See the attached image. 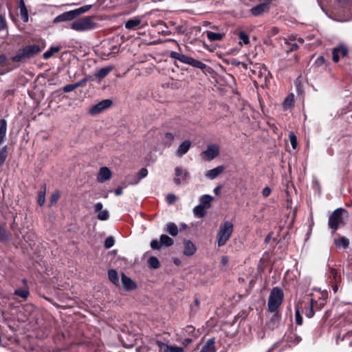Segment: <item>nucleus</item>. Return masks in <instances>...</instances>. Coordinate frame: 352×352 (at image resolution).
I'll use <instances>...</instances> for the list:
<instances>
[{
	"label": "nucleus",
	"mask_w": 352,
	"mask_h": 352,
	"mask_svg": "<svg viewBox=\"0 0 352 352\" xmlns=\"http://www.w3.org/2000/svg\"><path fill=\"white\" fill-rule=\"evenodd\" d=\"M169 56L171 58L178 60L181 63L188 64V65H191L196 68H199L201 69H205L206 68L208 67V68L210 69L203 62L196 60L190 56L184 55L183 54L178 53L177 52L171 51L169 53Z\"/></svg>",
	"instance_id": "nucleus-5"
},
{
	"label": "nucleus",
	"mask_w": 352,
	"mask_h": 352,
	"mask_svg": "<svg viewBox=\"0 0 352 352\" xmlns=\"http://www.w3.org/2000/svg\"><path fill=\"white\" fill-rule=\"evenodd\" d=\"M215 342L213 338L209 339L202 346L200 352H216Z\"/></svg>",
	"instance_id": "nucleus-26"
},
{
	"label": "nucleus",
	"mask_w": 352,
	"mask_h": 352,
	"mask_svg": "<svg viewBox=\"0 0 352 352\" xmlns=\"http://www.w3.org/2000/svg\"><path fill=\"white\" fill-rule=\"evenodd\" d=\"M112 104V101L109 99H105L100 102L93 105L89 110L91 115H97L102 111L108 109Z\"/></svg>",
	"instance_id": "nucleus-10"
},
{
	"label": "nucleus",
	"mask_w": 352,
	"mask_h": 352,
	"mask_svg": "<svg viewBox=\"0 0 352 352\" xmlns=\"http://www.w3.org/2000/svg\"><path fill=\"white\" fill-rule=\"evenodd\" d=\"M284 293L281 288L274 287L272 289L267 302L268 310L274 313L283 302Z\"/></svg>",
	"instance_id": "nucleus-3"
},
{
	"label": "nucleus",
	"mask_w": 352,
	"mask_h": 352,
	"mask_svg": "<svg viewBox=\"0 0 352 352\" xmlns=\"http://www.w3.org/2000/svg\"><path fill=\"white\" fill-rule=\"evenodd\" d=\"M121 281L122 286L126 291L134 290L137 287L136 283L124 273L121 274Z\"/></svg>",
	"instance_id": "nucleus-16"
},
{
	"label": "nucleus",
	"mask_w": 352,
	"mask_h": 352,
	"mask_svg": "<svg viewBox=\"0 0 352 352\" xmlns=\"http://www.w3.org/2000/svg\"><path fill=\"white\" fill-rule=\"evenodd\" d=\"M184 254L186 256H190L193 255L197 251L196 245L189 240H185L184 241Z\"/></svg>",
	"instance_id": "nucleus-21"
},
{
	"label": "nucleus",
	"mask_w": 352,
	"mask_h": 352,
	"mask_svg": "<svg viewBox=\"0 0 352 352\" xmlns=\"http://www.w3.org/2000/svg\"><path fill=\"white\" fill-rule=\"evenodd\" d=\"M97 217L100 221H106L109 218V211L107 210H101L98 212Z\"/></svg>",
	"instance_id": "nucleus-45"
},
{
	"label": "nucleus",
	"mask_w": 352,
	"mask_h": 352,
	"mask_svg": "<svg viewBox=\"0 0 352 352\" xmlns=\"http://www.w3.org/2000/svg\"><path fill=\"white\" fill-rule=\"evenodd\" d=\"M177 199L176 196L174 194L170 193L168 194L166 196V201L168 204H172L174 203Z\"/></svg>",
	"instance_id": "nucleus-56"
},
{
	"label": "nucleus",
	"mask_w": 352,
	"mask_h": 352,
	"mask_svg": "<svg viewBox=\"0 0 352 352\" xmlns=\"http://www.w3.org/2000/svg\"><path fill=\"white\" fill-rule=\"evenodd\" d=\"M76 17L74 10L63 12L54 19V23H57L62 21H72Z\"/></svg>",
	"instance_id": "nucleus-19"
},
{
	"label": "nucleus",
	"mask_w": 352,
	"mask_h": 352,
	"mask_svg": "<svg viewBox=\"0 0 352 352\" xmlns=\"http://www.w3.org/2000/svg\"><path fill=\"white\" fill-rule=\"evenodd\" d=\"M97 24L93 21L92 17H83L74 21L71 28L78 32H85L95 29Z\"/></svg>",
	"instance_id": "nucleus-7"
},
{
	"label": "nucleus",
	"mask_w": 352,
	"mask_h": 352,
	"mask_svg": "<svg viewBox=\"0 0 352 352\" xmlns=\"http://www.w3.org/2000/svg\"><path fill=\"white\" fill-rule=\"evenodd\" d=\"M86 82H87V79L84 78V79L80 80L79 82L74 83L76 89L79 87L82 86Z\"/></svg>",
	"instance_id": "nucleus-62"
},
{
	"label": "nucleus",
	"mask_w": 352,
	"mask_h": 352,
	"mask_svg": "<svg viewBox=\"0 0 352 352\" xmlns=\"http://www.w3.org/2000/svg\"><path fill=\"white\" fill-rule=\"evenodd\" d=\"M207 38L210 41H219L222 40L224 34L219 32H213L212 31H206Z\"/></svg>",
	"instance_id": "nucleus-32"
},
{
	"label": "nucleus",
	"mask_w": 352,
	"mask_h": 352,
	"mask_svg": "<svg viewBox=\"0 0 352 352\" xmlns=\"http://www.w3.org/2000/svg\"><path fill=\"white\" fill-rule=\"evenodd\" d=\"M219 153V146L216 144L208 145L207 149L201 153L202 157L206 161H211Z\"/></svg>",
	"instance_id": "nucleus-11"
},
{
	"label": "nucleus",
	"mask_w": 352,
	"mask_h": 352,
	"mask_svg": "<svg viewBox=\"0 0 352 352\" xmlns=\"http://www.w3.org/2000/svg\"><path fill=\"white\" fill-rule=\"evenodd\" d=\"M346 210L339 208L335 210L329 217L328 225L333 232L338 230L339 226L344 224V217H348Z\"/></svg>",
	"instance_id": "nucleus-6"
},
{
	"label": "nucleus",
	"mask_w": 352,
	"mask_h": 352,
	"mask_svg": "<svg viewBox=\"0 0 352 352\" xmlns=\"http://www.w3.org/2000/svg\"><path fill=\"white\" fill-rule=\"evenodd\" d=\"M103 205L101 202H98L94 205V211L95 212H99L102 210Z\"/></svg>",
	"instance_id": "nucleus-59"
},
{
	"label": "nucleus",
	"mask_w": 352,
	"mask_h": 352,
	"mask_svg": "<svg viewBox=\"0 0 352 352\" xmlns=\"http://www.w3.org/2000/svg\"><path fill=\"white\" fill-rule=\"evenodd\" d=\"M148 263L149 267L153 269H157L160 267V261L155 256H151L148 260Z\"/></svg>",
	"instance_id": "nucleus-41"
},
{
	"label": "nucleus",
	"mask_w": 352,
	"mask_h": 352,
	"mask_svg": "<svg viewBox=\"0 0 352 352\" xmlns=\"http://www.w3.org/2000/svg\"><path fill=\"white\" fill-rule=\"evenodd\" d=\"M157 344L162 352H184V349L181 346H170L162 341H157Z\"/></svg>",
	"instance_id": "nucleus-15"
},
{
	"label": "nucleus",
	"mask_w": 352,
	"mask_h": 352,
	"mask_svg": "<svg viewBox=\"0 0 352 352\" xmlns=\"http://www.w3.org/2000/svg\"><path fill=\"white\" fill-rule=\"evenodd\" d=\"M281 316L277 312H274V315L270 318V321L267 323V326L269 328L274 329L276 328L280 321Z\"/></svg>",
	"instance_id": "nucleus-25"
},
{
	"label": "nucleus",
	"mask_w": 352,
	"mask_h": 352,
	"mask_svg": "<svg viewBox=\"0 0 352 352\" xmlns=\"http://www.w3.org/2000/svg\"><path fill=\"white\" fill-rule=\"evenodd\" d=\"M91 8V5H86V6H82L79 8L75 9L74 10L75 12L76 16H77L81 14H83V13L87 12L88 10H89V9Z\"/></svg>",
	"instance_id": "nucleus-44"
},
{
	"label": "nucleus",
	"mask_w": 352,
	"mask_h": 352,
	"mask_svg": "<svg viewBox=\"0 0 352 352\" xmlns=\"http://www.w3.org/2000/svg\"><path fill=\"white\" fill-rule=\"evenodd\" d=\"M60 197V194L58 192L54 193L51 197V202L52 204L56 203L57 200Z\"/></svg>",
	"instance_id": "nucleus-61"
},
{
	"label": "nucleus",
	"mask_w": 352,
	"mask_h": 352,
	"mask_svg": "<svg viewBox=\"0 0 352 352\" xmlns=\"http://www.w3.org/2000/svg\"><path fill=\"white\" fill-rule=\"evenodd\" d=\"M289 141L293 148H296L297 146V138L293 132L289 134Z\"/></svg>",
	"instance_id": "nucleus-50"
},
{
	"label": "nucleus",
	"mask_w": 352,
	"mask_h": 352,
	"mask_svg": "<svg viewBox=\"0 0 352 352\" xmlns=\"http://www.w3.org/2000/svg\"><path fill=\"white\" fill-rule=\"evenodd\" d=\"M166 231L173 236H177L179 232L177 226L175 223L172 222L166 224Z\"/></svg>",
	"instance_id": "nucleus-35"
},
{
	"label": "nucleus",
	"mask_w": 352,
	"mask_h": 352,
	"mask_svg": "<svg viewBox=\"0 0 352 352\" xmlns=\"http://www.w3.org/2000/svg\"><path fill=\"white\" fill-rule=\"evenodd\" d=\"M112 173L109 168L106 166L101 167L98 174L97 180L100 183H103L110 179Z\"/></svg>",
	"instance_id": "nucleus-18"
},
{
	"label": "nucleus",
	"mask_w": 352,
	"mask_h": 352,
	"mask_svg": "<svg viewBox=\"0 0 352 352\" xmlns=\"http://www.w3.org/2000/svg\"><path fill=\"white\" fill-rule=\"evenodd\" d=\"M175 174L176 177L174 179V182L177 185L181 184L182 181L186 180L189 175L188 172L184 170L182 167H176L175 168Z\"/></svg>",
	"instance_id": "nucleus-17"
},
{
	"label": "nucleus",
	"mask_w": 352,
	"mask_h": 352,
	"mask_svg": "<svg viewBox=\"0 0 352 352\" xmlns=\"http://www.w3.org/2000/svg\"><path fill=\"white\" fill-rule=\"evenodd\" d=\"M113 66L111 65L100 68L96 72L95 76L99 79H102L106 77L113 70Z\"/></svg>",
	"instance_id": "nucleus-27"
},
{
	"label": "nucleus",
	"mask_w": 352,
	"mask_h": 352,
	"mask_svg": "<svg viewBox=\"0 0 352 352\" xmlns=\"http://www.w3.org/2000/svg\"><path fill=\"white\" fill-rule=\"evenodd\" d=\"M8 155L7 146L0 148V167L4 164Z\"/></svg>",
	"instance_id": "nucleus-40"
},
{
	"label": "nucleus",
	"mask_w": 352,
	"mask_h": 352,
	"mask_svg": "<svg viewBox=\"0 0 352 352\" xmlns=\"http://www.w3.org/2000/svg\"><path fill=\"white\" fill-rule=\"evenodd\" d=\"M328 278L330 283H340L341 280V275L338 272L336 269L331 267L328 272Z\"/></svg>",
	"instance_id": "nucleus-24"
},
{
	"label": "nucleus",
	"mask_w": 352,
	"mask_h": 352,
	"mask_svg": "<svg viewBox=\"0 0 352 352\" xmlns=\"http://www.w3.org/2000/svg\"><path fill=\"white\" fill-rule=\"evenodd\" d=\"M114 193L116 196H120L122 194V188L121 187H118L115 190H114Z\"/></svg>",
	"instance_id": "nucleus-64"
},
{
	"label": "nucleus",
	"mask_w": 352,
	"mask_h": 352,
	"mask_svg": "<svg viewBox=\"0 0 352 352\" xmlns=\"http://www.w3.org/2000/svg\"><path fill=\"white\" fill-rule=\"evenodd\" d=\"M108 277L111 282H112L115 285H119V278L118 272L114 269H110L108 271Z\"/></svg>",
	"instance_id": "nucleus-33"
},
{
	"label": "nucleus",
	"mask_w": 352,
	"mask_h": 352,
	"mask_svg": "<svg viewBox=\"0 0 352 352\" xmlns=\"http://www.w3.org/2000/svg\"><path fill=\"white\" fill-rule=\"evenodd\" d=\"M14 295H16L23 299H27L30 296V291L28 286L23 288H19L14 292Z\"/></svg>",
	"instance_id": "nucleus-34"
},
{
	"label": "nucleus",
	"mask_w": 352,
	"mask_h": 352,
	"mask_svg": "<svg viewBox=\"0 0 352 352\" xmlns=\"http://www.w3.org/2000/svg\"><path fill=\"white\" fill-rule=\"evenodd\" d=\"M271 193V189L269 187H265L263 189L262 195L265 197H267Z\"/></svg>",
	"instance_id": "nucleus-60"
},
{
	"label": "nucleus",
	"mask_w": 352,
	"mask_h": 352,
	"mask_svg": "<svg viewBox=\"0 0 352 352\" xmlns=\"http://www.w3.org/2000/svg\"><path fill=\"white\" fill-rule=\"evenodd\" d=\"M114 243H115V241H114L113 237L109 236L105 239L104 245L105 248L109 249L113 246Z\"/></svg>",
	"instance_id": "nucleus-49"
},
{
	"label": "nucleus",
	"mask_w": 352,
	"mask_h": 352,
	"mask_svg": "<svg viewBox=\"0 0 352 352\" xmlns=\"http://www.w3.org/2000/svg\"><path fill=\"white\" fill-rule=\"evenodd\" d=\"M349 50L346 45L340 44L334 47L332 51V58L335 63H338L340 57H345L348 54Z\"/></svg>",
	"instance_id": "nucleus-12"
},
{
	"label": "nucleus",
	"mask_w": 352,
	"mask_h": 352,
	"mask_svg": "<svg viewBox=\"0 0 352 352\" xmlns=\"http://www.w3.org/2000/svg\"><path fill=\"white\" fill-rule=\"evenodd\" d=\"M239 39L241 41L240 43H243L245 45L248 44L250 42L248 35L244 32H241L239 33Z\"/></svg>",
	"instance_id": "nucleus-47"
},
{
	"label": "nucleus",
	"mask_w": 352,
	"mask_h": 352,
	"mask_svg": "<svg viewBox=\"0 0 352 352\" xmlns=\"http://www.w3.org/2000/svg\"><path fill=\"white\" fill-rule=\"evenodd\" d=\"M160 240L161 241L162 245L166 247H170L174 243L173 239L166 234H162L160 236Z\"/></svg>",
	"instance_id": "nucleus-38"
},
{
	"label": "nucleus",
	"mask_w": 352,
	"mask_h": 352,
	"mask_svg": "<svg viewBox=\"0 0 352 352\" xmlns=\"http://www.w3.org/2000/svg\"><path fill=\"white\" fill-rule=\"evenodd\" d=\"M191 146V142L190 140H184L182 142V144L179 146L178 148L175 152V155L177 157H182L189 151Z\"/></svg>",
	"instance_id": "nucleus-20"
},
{
	"label": "nucleus",
	"mask_w": 352,
	"mask_h": 352,
	"mask_svg": "<svg viewBox=\"0 0 352 352\" xmlns=\"http://www.w3.org/2000/svg\"><path fill=\"white\" fill-rule=\"evenodd\" d=\"M270 3V0H266L263 3H258L250 9V12L254 16H259L269 10Z\"/></svg>",
	"instance_id": "nucleus-13"
},
{
	"label": "nucleus",
	"mask_w": 352,
	"mask_h": 352,
	"mask_svg": "<svg viewBox=\"0 0 352 352\" xmlns=\"http://www.w3.org/2000/svg\"><path fill=\"white\" fill-rule=\"evenodd\" d=\"M213 199V197L210 195H204L200 197V204L204 208L208 209L211 206V201Z\"/></svg>",
	"instance_id": "nucleus-31"
},
{
	"label": "nucleus",
	"mask_w": 352,
	"mask_h": 352,
	"mask_svg": "<svg viewBox=\"0 0 352 352\" xmlns=\"http://www.w3.org/2000/svg\"><path fill=\"white\" fill-rule=\"evenodd\" d=\"M193 213L194 215L197 218H202L204 217L206 214V208L202 206V205H197L195 206L193 209Z\"/></svg>",
	"instance_id": "nucleus-37"
},
{
	"label": "nucleus",
	"mask_w": 352,
	"mask_h": 352,
	"mask_svg": "<svg viewBox=\"0 0 352 352\" xmlns=\"http://www.w3.org/2000/svg\"><path fill=\"white\" fill-rule=\"evenodd\" d=\"M224 170L223 166H219L212 170H210L206 173V177L210 179H214L217 178Z\"/></svg>",
	"instance_id": "nucleus-23"
},
{
	"label": "nucleus",
	"mask_w": 352,
	"mask_h": 352,
	"mask_svg": "<svg viewBox=\"0 0 352 352\" xmlns=\"http://www.w3.org/2000/svg\"><path fill=\"white\" fill-rule=\"evenodd\" d=\"M338 331L336 336L337 344L346 342L352 346V311L344 312L338 323Z\"/></svg>",
	"instance_id": "nucleus-1"
},
{
	"label": "nucleus",
	"mask_w": 352,
	"mask_h": 352,
	"mask_svg": "<svg viewBox=\"0 0 352 352\" xmlns=\"http://www.w3.org/2000/svg\"><path fill=\"white\" fill-rule=\"evenodd\" d=\"M323 0H318L321 8H322ZM329 3V6L339 12L344 14L348 19H352V0H324Z\"/></svg>",
	"instance_id": "nucleus-2"
},
{
	"label": "nucleus",
	"mask_w": 352,
	"mask_h": 352,
	"mask_svg": "<svg viewBox=\"0 0 352 352\" xmlns=\"http://www.w3.org/2000/svg\"><path fill=\"white\" fill-rule=\"evenodd\" d=\"M29 59L26 55L24 48L19 50L15 56L12 58V60L15 63L23 62Z\"/></svg>",
	"instance_id": "nucleus-29"
},
{
	"label": "nucleus",
	"mask_w": 352,
	"mask_h": 352,
	"mask_svg": "<svg viewBox=\"0 0 352 352\" xmlns=\"http://www.w3.org/2000/svg\"><path fill=\"white\" fill-rule=\"evenodd\" d=\"M74 89H76V87H75L74 83V84L66 85L65 86H64L63 87V91L65 93L71 92V91H74Z\"/></svg>",
	"instance_id": "nucleus-55"
},
{
	"label": "nucleus",
	"mask_w": 352,
	"mask_h": 352,
	"mask_svg": "<svg viewBox=\"0 0 352 352\" xmlns=\"http://www.w3.org/2000/svg\"><path fill=\"white\" fill-rule=\"evenodd\" d=\"M45 188H44L43 191H40L38 193V204L39 206H43L45 201Z\"/></svg>",
	"instance_id": "nucleus-51"
},
{
	"label": "nucleus",
	"mask_w": 352,
	"mask_h": 352,
	"mask_svg": "<svg viewBox=\"0 0 352 352\" xmlns=\"http://www.w3.org/2000/svg\"><path fill=\"white\" fill-rule=\"evenodd\" d=\"M324 63V58L322 56H319L314 62L316 67H320Z\"/></svg>",
	"instance_id": "nucleus-57"
},
{
	"label": "nucleus",
	"mask_w": 352,
	"mask_h": 352,
	"mask_svg": "<svg viewBox=\"0 0 352 352\" xmlns=\"http://www.w3.org/2000/svg\"><path fill=\"white\" fill-rule=\"evenodd\" d=\"M233 232V224L230 221H225L222 223L217 234V245L219 247L226 245Z\"/></svg>",
	"instance_id": "nucleus-4"
},
{
	"label": "nucleus",
	"mask_w": 352,
	"mask_h": 352,
	"mask_svg": "<svg viewBox=\"0 0 352 352\" xmlns=\"http://www.w3.org/2000/svg\"><path fill=\"white\" fill-rule=\"evenodd\" d=\"M60 50V47L59 46L51 47L49 50H47L43 54V58L45 60H47L50 58L55 53L58 52Z\"/></svg>",
	"instance_id": "nucleus-36"
},
{
	"label": "nucleus",
	"mask_w": 352,
	"mask_h": 352,
	"mask_svg": "<svg viewBox=\"0 0 352 352\" xmlns=\"http://www.w3.org/2000/svg\"><path fill=\"white\" fill-rule=\"evenodd\" d=\"M7 132V122L5 119L0 120V144H2L5 140Z\"/></svg>",
	"instance_id": "nucleus-28"
},
{
	"label": "nucleus",
	"mask_w": 352,
	"mask_h": 352,
	"mask_svg": "<svg viewBox=\"0 0 352 352\" xmlns=\"http://www.w3.org/2000/svg\"><path fill=\"white\" fill-rule=\"evenodd\" d=\"M141 23V19L137 17H134L128 20L125 23V28L127 30H134Z\"/></svg>",
	"instance_id": "nucleus-30"
},
{
	"label": "nucleus",
	"mask_w": 352,
	"mask_h": 352,
	"mask_svg": "<svg viewBox=\"0 0 352 352\" xmlns=\"http://www.w3.org/2000/svg\"><path fill=\"white\" fill-rule=\"evenodd\" d=\"M6 27V21L3 16H0V31L4 30Z\"/></svg>",
	"instance_id": "nucleus-58"
},
{
	"label": "nucleus",
	"mask_w": 352,
	"mask_h": 352,
	"mask_svg": "<svg viewBox=\"0 0 352 352\" xmlns=\"http://www.w3.org/2000/svg\"><path fill=\"white\" fill-rule=\"evenodd\" d=\"M20 14L22 21L25 23L28 21L29 15L27 8H20Z\"/></svg>",
	"instance_id": "nucleus-46"
},
{
	"label": "nucleus",
	"mask_w": 352,
	"mask_h": 352,
	"mask_svg": "<svg viewBox=\"0 0 352 352\" xmlns=\"http://www.w3.org/2000/svg\"><path fill=\"white\" fill-rule=\"evenodd\" d=\"M9 239L8 234L6 230L0 226V241L2 242H7Z\"/></svg>",
	"instance_id": "nucleus-42"
},
{
	"label": "nucleus",
	"mask_w": 352,
	"mask_h": 352,
	"mask_svg": "<svg viewBox=\"0 0 352 352\" xmlns=\"http://www.w3.org/2000/svg\"><path fill=\"white\" fill-rule=\"evenodd\" d=\"M165 138L167 140L165 142V144L168 146H170L172 144V142L174 139V136L171 133H165Z\"/></svg>",
	"instance_id": "nucleus-53"
},
{
	"label": "nucleus",
	"mask_w": 352,
	"mask_h": 352,
	"mask_svg": "<svg viewBox=\"0 0 352 352\" xmlns=\"http://www.w3.org/2000/svg\"><path fill=\"white\" fill-rule=\"evenodd\" d=\"M327 294H322V297L320 298V302L315 301L313 298L310 299L309 303L305 311V314L307 318H312L314 316L315 309H321L325 304V296Z\"/></svg>",
	"instance_id": "nucleus-9"
},
{
	"label": "nucleus",
	"mask_w": 352,
	"mask_h": 352,
	"mask_svg": "<svg viewBox=\"0 0 352 352\" xmlns=\"http://www.w3.org/2000/svg\"><path fill=\"white\" fill-rule=\"evenodd\" d=\"M23 48L25 51L28 58L30 59L41 52L45 48V45L42 44L40 45L38 44H33L27 45Z\"/></svg>",
	"instance_id": "nucleus-14"
},
{
	"label": "nucleus",
	"mask_w": 352,
	"mask_h": 352,
	"mask_svg": "<svg viewBox=\"0 0 352 352\" xmlns=\"http://www.w3.org/2000/svg\"><path fill=\"white\" fill-rule=\"evenodd\" d=\"M295 319H296V324L301 325L302 324V318L300 314V311H299L298 308L296 309Z\"/></svg>",
	"instance_id": "nucleus-52"
},
{
	"label": "nucleus",
	"mask_w": 352,
	"mask_h": 352,
	"mask_svg": "<svg viewBox=\"0 0 352 352\" xmlns=\"http://www.w3.org/2000/svg\"><path fill=\"white\" fill-rule=\"evenodd\" d=\"M148 175V170L145 168H142L140 169V170L138 173L139 179L138 180H135L134 182H131V184H137L140 179L144 178Z\"/></svg>",
	"instance_id": "nucleus-43"
},
{
	"label": "nucleus",
	"mask_w": 352,
	"mask_h": 352,
	"mask_svg": "<svg viewBox=\"0 0 352 352\" xmlns=\"http://www.w3.org/2000/svg\"><path fill=\"white\" fill-rule=\"evenodd\" d=\"M284 339L287 342H290L293 344H297L301 341V338L296 335L293 331L287 332L284 336Z\"/></svg>",
	"instance_id": "nucleus-22"
},
{
	"label": "nucleus",
	"mask_w": 352,
	"mask_h": 352,
	"mask_svg": "<svg viewBox=\"0 0 352 352\" xmlns=\"http://www.w3.org/2000/svg\"><path fill=\"white\" fill-rule=\"evenodd\" d=\"M6 60H7V58H6V55L1 54L0 55V66L3 65L6 63Z\"/></svg>",
	"instance_id": "nucleus-63"
},
{
	"label": "nucleus",
	"mask_w": 352,
	"mask_h": 352,
	"mask_svg": "<svg viewBox=\"0 0 352 352\" xmlns=\"http://www.w3.org/2000/svg\"><path fill=\"white\" fill-rule=\"evenodd\" d=\"M334 243L336 245L343 248H346L349 245V239L344 236H342L339 239H335Z\"/></svg>",
	"instance_id": "nucleus-39"
},
{
	"label": "nucleus",
	"mask_w": 352,
	"mask_h": 352,
	"mask_svg": "<svg viewBox=\"0 0 352 352\" xmlns=\"http://www.w3.org/2000/svg\"><path fill=\"white\" fill-rule=\"evenodd\" d=\"M304 40L296 36L291 35L287 38H283L280 40V45L282 49L286 52L289 53L296 50L298 48V43L302 44Z\"/></svg>",
	"instance_id": "nucleus-8"
},
{
	"label": "nucleus",
	"mask_w": 352,
	"mask_h": 352,
	"mask_svg": "<svg viewBox=\"0 0 352 352\" xmlns=\"http://www.w3.org/2000/svg\"><path fill=\"white\" fill-rule=\"evenodd\" d=\"M294 102V95L291 94L288 96L284 102V107L285 108H289L293 105Z\"/></svg>",
	"instance_id": "nucleus-48"
},
{
	"label": "nucleus",
	"mask_w": 352,
	"mask_h": 352,
	"mask_svg": "<svg viewBox=\"0 0 352 352\" xmlns=\"http://www.w3.org/2000/svg\"><path fill=\"white\" fill-rule=\"evenodd\" d=\"M151 247L153 250H160L162 245L160 241H159L157 239H154L151 242Z\"/></svg>",
	"instance_id": "nucleus-54"
}]
</instances>
